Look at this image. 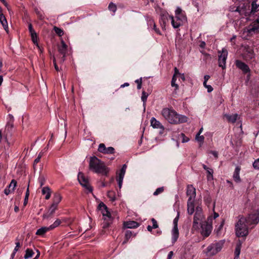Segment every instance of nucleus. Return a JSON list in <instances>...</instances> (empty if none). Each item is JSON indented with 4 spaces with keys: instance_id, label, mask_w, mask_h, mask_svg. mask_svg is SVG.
Segmentation results:
<instances>
[{
    "instance_id": "nucleus-1",
    "label": "nucleus",
    "mask_w": 259,
    "mask_h": 259,
    "mask_svg": "<svg viewBox=\"0 0 259 259\" xmlns=\"http://www.w3.org/2000/svg\"><path fill=\"white\" fill-rule=\"evenodd\" d=\"M235 225V232L237 237H245L248 234V226L257 224L259 222V210L249 214L247 218L239 216Z\"/></svg>"
},
{
    "instance_id": "nucleus-2",
    "label": "nucleus",
    "mask_w": 259,
    "mask_h": 259,
    "mask_svg": "<svg viewBox=\"0 0 259 259\" xmlns=\"http://www.w3.org/2000/svg\"><path fill=\"white\" fill-rule=\"evenodd\" d=\"M161 115L165 120L171 124H180L186 122L188 120L187 116L179 114L172 108H163L161 110Z\"/></svg>"
},
{
    "instance_id": "nucleus-3",
    "label": "nucleus",
    "mask_w": 259,
    "mask_h": 259,
    "mask_svg": "<svg viewBox=\"0 0 259 259\" xmlns=\"http://www.w3.org/2000/svg\"><path fill=\"white\" fill-rule=\"evenodd\" d=\"M89 169L94 172L104 176H107L109 171V168L105 165L104 162L96 156L90 157Z\"/></svg>"
},
{
    "instance_id": "nucleus-4",
    "label": "nucleus",
    "mask_w": 259,
    "mask_h": 259,
    "mask_svg": "<svg viewBox=\"0 0 259 259\" xmlns=\"http://www.w3.org/2000/svg\"><path fill=\"white\" fill-rule=\"evenodd\" d=\"M186 195L189 197L187 201V212L192 215L195 210L194 202L196 198V189L192 185H188L187 187Z\"/></svg>"
},
{
    "instance_id": "nucleus-5",
    "label": "nucleus",
    "mask_w": 259,
    "mask_h": 259,
    "mask_svg": "<svg viewBox=\"0 0 259 259\" xmlns=\"http://www.w3.org/2000/svg\"><path fill=\"white\" fill-rule=\"evenodd\" d=\"M204 218L205 217L203 213L202 208L201 207L197 206L196 208L195 213L193 219V227L198 228L199 224H201L203 223V221Z\"/></svg>"
},
{
    "instance_id": "nucleus-6",
    "label": "nucleus",
    "mask_w": 259,
    "mask_h": 259,
    "mask_svg": "<svg viewBox=\"0 0 259 259\" xmlns=\"http://www.w3.org/2000/svg\"><path fill=\"white\" fill-rule=\"evenodd\" d=\"M212 217H209L207 219V222H204L201 225V235L204 237H208L211 233L212 227L211 224L212 221Z\"/></svg>"
},
{
    "instance_id": "nucleus-7",
    "label": "nucleus",
    "mask_w": 259,
    "mask_h": 259,
    "mask_svg": "<svg viewBox=\"0 0 259 259\" xmlns=\"http://www.w3.org/2000/svg\"><path fill=\"white\" fill-rule=\"evenodd\" d=\"M244 33H246L248 36H251L259 33V20L253 23L244 29Z\"/></svg>"
},
{
    "instance_id": "nucleus-8",
    "label": "nucleus",
    "mask_w": 259,
    "mask_h": 259,
    "mask_svg": "<svg viewBox=\"0 0 259 259\" xmlns=\"http://www.w3.org/2000/svg\"><path fill=\"white\" fill-rule=\"evenodd\" d=\"M219 66L223 69L226 68V60L228 56L227 50L223 48L221 51H219Z\"/></svg>"
},
{
    "instance_id": "nucleus-9",
    "label": "nucleus",
    "mask_w": 259,
    "mask_h": 259,
    "mask_svg": "<svg viewBox=\"0 0 259 259\" xmlns=\"http://www.w3.org/2000/svg\"><path fill=\"white\" fill-rule=\"evenodd\" d=\"M98 209L101 211L105 221H109L111 220V213L109 211L107 206L103 203L100 202L98 206Z\"/></svg>"
},
{
    "instance_id": "nucleus-10",
    "label": "nucleus",
    "mask_w": 259,
    "mask_h": 259,
    "mask_svg": "<svg viewBox=\"0 0 259 259\" xmlns=\"http://www.w3.org/2000/svg\"><path fill=\"white\" fill-rule=\"evenodd\" d=\"M78 180L81 186L85 188L89 192H91L92 188L90 185L88 178H86L83 173L79 172L78 175Z\"/></svg>"
},
{
    "instance_id": "nucleus-11",
    "label": "nucleus",
    "mask_w": 259,
    "mask_h": 259,
    "mask_svg": "<svg viewBox=\"0 0 259 259\" xmlns=\"http://www.w3.org/2000/svg\"><path fill=\"white\" fill-rule=\"evenodd\" d=\"M223 245V243L222 242L212 244L207 247V251H210L212 248H214L215 250L211 253V255H213L221 250Z\"/></svg>"
},
{
    "instance_id": "nucleus-12",
    "label": "nucleus",
    "mask_w": 259,
    "mask_h": 259,
    "mask_svg": "<svg viewBox=\"0 0 259 259\" xmlns=\"http://www.w3.org/2000/svg\"><path fill=\"white\" fill-rule=\"evenodd\" d=\"M67 46L63 40L61 41V45L58 47V51L62 55L61 61L64 62L67 51Z\"/></svg>"
},
{
    "instance_id": "nucleus-13",
    "label": "nucleus",
    "mask_w": 259,
    "mask_h": 259,
    "mask_svg": "<svg viewBox=\"0 0 259 259\" xmlns=\"http://www.w3.org/2000/svg\"><path fill=\"white\" fill-rule=\"evenodd\" d=\"M165 17L166 19H167V17H169L171 19V24L175 28H178L183 23V22H181L180 20H176L175 17L174 18L172 16L168 15L167 13L162 14V18Z\"/></svg>"
},
{
    "instance_id": "nucleus-14",
    "label": "nucleus",
    "mask_w": 259,
    "mask_h": 259,
    "mask_svg": "<svg viewBox=\"0 0 259 259\" xmlns=\"http://www.w3.org/2000/svg\"><path fill=\"white\" fill-rule=\"evenodd\" d=\"M235 65L237 68L241 69L244 73H247L250 71L248 66L240 60H236Z\"/></svg>"
},
{
    "instance_id": "nucleus-15",
    "label": "nucleus",
    "mask_w": 259,
    "mask_h": 259,
    "mask_svg": "<svg viewBox=\"0 0 259 259\" xmlns=\"http://www.w3.org/2000/svg\"><path fill=\"white\" fill-rule=\"evenodd\" d=\"M57 207L58 206L55 204H52L47 211L43 214V219H47L53 215L56 210L57 209Z\"/></svg>"
},
{
    "instance_id": "nucleus-16",
    "label": "nucleus",
    "mask_w": 259,
    "mask_h": 259,
    "mask_svg": "<svg viewBox=\"0 0 259 259\" xmlns=\"http://www.w3.org/2000/svg\"><path fill=\"white\" fill-rule=\"evenodd\" d=\"M243 57L247 61L250 60L254 57L253 51L250 48H247L243 54Z\"/></svg>"
},
{
    "instance_id": "nucleus-17",
    "label": "nucleus",
    "mask_w": 259,
    "mask_h": 259,
    "mask_svg": "<svg viewBox=\"0 0 259 259\" xmlns=\"http://www.w3.org/2000/svg\"><path fill=\"white\" fill-rule=\"evenodd\" d=\"M151 125L155 128H160L161 130L164 129V126L161 124V123L158 120H157L155 118L152 117L150 120Z\"/></svg>"
},
{
    "instance_id": "nucleus-18",
    "label": "nucleus",
    "mask_w": 259,
    "mask_h": 259,
    "mask_svg": "<svg viewBox=\"0 0 259 259\" xmlns=\"http://www.w3.org/2000/svg\"><path fill=\"white\" fill-rule=\"evenodd\" d=\"M240 171V167L238 166H236L234 172L233 173V178L234 180L237 182L239 183L241 182V179L240 178L239 173Z\"/></svg>"
},
{
    "instance_id": "nucleus-19",
    "label": "nucleus",
    "mask_w": 259,
    "mask_h": 259,
    "mask_svg": "<svg viewBox=\"0 0 259 259\" xmlns=\"http://www.w3.org/2000/svg\"><path fill=\"white\" fill-rule=\"evenodd\" d=\"M203 168L206 171L207 173V179L209 180H213V170L212 169L208 167L206 165L203 164H202Z\"/></svg>"
},
{
    "instance_id": "nucleus-20",
    "label": "nucleus",
    "mask_w": 259,
    "mask_h": 259,
    "mask_svg": "<svg viewBox=\"0 0 259 259\" xmlns=\"http://www.w3.org/2000/svg\"><path fill=\"white\" fill-rule=\"evenodd\" d=\"M224 116L229 122L235 123L238 117V115L236 113L234 114H226L224 115Z\"/></svg>"
},
{
    "instance_id": "nucleus-21",
    "label": "nucleus",
    "mask_w": 259,
    "mask_h": 259,
    "mask_svg": "<svg viewBox=\"0 0 259 259\" xmlns=\"http://www.w3.org/2000/svg\"><path fill=\"white\" fill-rule=\"evenodd\" d=\"M139 226V223L135 221H128L124 223V227L126 228H136Z\"/></svg>"
},
{
    "instance_id": "nucleus-22",
    "label": "nucleus",
    "mask_w": 259,
    "mask_h": 259,
    "mask_svg": "<svg viewBox=\"0 0 259 259\" xmlns=\"http://www.w3.org/2000/svg\"><path fill=\"white\" fill-rule=\"evenodd\" d=\"M61 200L62 197L60 194L58 193H56L54 195L52 204H55L56 205L58 206L59 203L61 202Z\"/></svg>"
},
{
    "instance_id": "nucleus-23",
    "label": "nucleus",
    "mask_w": 259,
    "mask_h": 259,
    "mask_svg": "<svg viewBox=\"0 0 259 259\" xmlns=\"http://www.w3.org/2000/svg\"><path fill=\"white\" fill-rule=\"evenodd\" d=\"M42 194L45 195V199L48 200L50 199L51 195V191L49 187H45L42 189Z\"/></svg>"
},
{
    "instance_id": "nucleus-24",
    "label": "nucleus",
    "mask_w": 259,
    "mask_h": 259,
    "mask_svg": "<svg viewBox=\"0 0 259 259\" xmlns=\"http://www.w3.org/2000/svg\"><path fill=\"white\" fill-rule=\"evenodd\" d=\"M30 34H31L32 41L36 46L37 48L40 51V53H42V50H41L40 46L38 45V44L37 43V37L36 33L35 32H34L30 33Z\"/></svg>"
},
{
    "instance_id": "nucleus-25",
    "label": "nucleus",
    "mask_w": 259,
    "mask_h": 259,
    "mask_svg": "<svg viewBox=\"0 0 259 259\" xmlns=\"http://www.w3.org/2000/svg\"><path fill=\"white\" fill-rule=\"evenodd\" d=\"M172 243H175L178 239L179 236V233L178 228H173L172 231Z\"/></svg>"
},
{
    "instance_id": "nucleus-26",
    "label": "nucleus",
    "mask_w": 259,
    "mask_h": 259,
    "mask_svg": "<svg viewBox=\"0 0 259 259\" xmlns=\"http://www.w3.org/2000/svg\"><path fill=\"white\" fill-rule=\"evenodd\" d=\"M0 22L2 24L4 29L6 31V32H8V25L7 21L4 15L1 16L0 17Z\"/></svg>"
},
{
    "instance_id": "nucleus-27",
    "label": "nucleus",
    "mask_w": 259,
    "mask_h": 259,
    "mask_svg": "<svg viewBox=\"0 0 259 259\" xmlns=\"http://www.w3.org/2000/svg\"><path fill=\"white\" fill-rule=\"evenodd\" d=\"M50 230L49 227H43L41 228L38 229L36 232V235H39V236H42L44 235L47 232L49 231Z\"/></svg>"
},
{
    "instance_id": "nucleus-28",
    "label": "nucleus",
    "mask_w": 259,
    "mask_h": 259,
    "mask_svg": "<svg viewBox=\"0 0 259 259\" xmlns=\"http://www.w3.org/2000/svg\"><path fill=\"white\" fill-rule=\"evenodd\" d=\"M259 12V4L256 3V1H254L251 4V13H254Z\"/></svg>"
},
{
    "instance_id": "nucleus-29",
    "label": "nucleus",
    "mask_w": 259,
    "mask_h": 259,
    "mask_svg": "<svg viewBox=\"0 0 259 259\" xmlns=\"http://www.w3.org/2000/svg\"><path fill=\"white\" fill-rule=\"evenodd\" d=\"M241 247V243L240 242L238 243L236 247L235 250V257L234 259H238L240 253V250Z\"/></svg>"
},
{
    "instance_id": "nucleus-30",
    "label": "nucleus",
    "mask_w": 259,
    "mask_h": 259,
    "mask_svg": "<svg viewBox=\"0 0 259 259\" xmlns=\"http://www.w3.org/2000/svg\"><path fill=\"white\" fill-rule=\"evenodd\" d=\"M34 254V252L33 250L31 249H27L25 251V254L24 255V258L25 259H28L29 258H30L32 256V255Z\"/></svg>"
},
{
    "instance_id": "nucleus-31",
    "label": "nucleus",
    "mask_w": 259,
    "mask_h": 259,
    "mask_svg": "<svg viewBox=\"0 0 259 259\" xmlns=\"http://www.w3.org/2000/svg\"><path fill=\"white\" fill-rule=\"evenodd\" d=\"M149 23L150 25H153V29L157 34L159 35L161 34L159 29L156 27V24L153 20H149Z\"/></svg>"
},
{
    "instance_id": "nucleus-32",
    "label": "nucleus",
    "mask_w": 259,
    "mask_h": 259,
    "mask_svg": "<svg viewBox=\"0 0 259 259\" xmlns=\"http://www.w3.org/2000/svg\"><path fill=\"white\" fill-rule=\"evenodd\" d=\"M107 196L112 201H114L116 199L115 194L113 191H110L108 192Z\"/></svg>"
},
{
    "instance_id": "nucleus-33",
    "label": "nucleus",
    "mask_w": 259,
    "mask_h": 259,
    "mask_svg": "<svg viewBox=\"0 0 259 259\" xmlns=\"http://www.w3.org/2000/svg\"><path fill=\"white\" fill-rule=\"evenodd\" d=\"M108 9L109 11H112L114 13H115L117 10L116 5L115 4H114L113 3L111 2L109 4Z\"/></svg>"
},
{
    "instance_id": "nucleus-34",
    "label": "nucleus",
    "mask_w": 259,
    "mask_h": 259,
    "mask_svg": "<svg viewBox=\"0 0 259 259\" xmlns=\"http://www.w3.org/2000/svg\"><path fill=\"white\" fill-rule=\"evenodd\" d=\"M43 154H44V152L42 151H41L39 153L37 158L34 160V163H33V167H34V169L35 168V166H36V164L40 161V160L41 157L42 156Z\"/></svg>"
},
{
    "instance_id": "nucleus-35",
    "label": "nucleus",
    "mask_w": 259,
    "mask_h": 259,
    "mask_svg": "<svg viewBox=\"0 0 259 259\" xmlns=\"http://www.w3.org/2000/svg\"><path fill=\"white\" fill-rule=\"evenodd\" d=\"M175 18L176 20H180L182 22L186 21L187 19L185 15H176Z\"/></svg>"
},
{
    "instance_id": "nucleus-36",
    "label": "nucleus",
    "mask_w": 259,
    "mask_h": 259,
    "mask_svg": "<svg viewBox=\"0 0 259 259\" xmlns=\"http://www.w3.org/2000/svg\"><path fill=\"white\" fill-rule=\"evenodd\" d=\"M132 235V233L130 231H126L125 234V240L123 242V243H126L128 239L131 237Z\"/></svg>"
},
{
    "instance_id": "nucleus-37",
    "label": "nucleus",
    "mask_w": 259,
    "mask_h": 259,
    "mask_svg": "<svg viewBox=\"0 0 259 259\" xmlns=\"http://www.w3.org/2000/svg\"><path fill=\"white\" fill-rule=\"evenodd\" d=\"M149 94L145 92V91H143L142 92V97H141V100L143 102V104L145 105L146 103V102L147 101V97L148 96Z\"/></svg>"
},
{
    "instance_id": "nucleus-38",
    "label": "nucleus",
    "mask_w": 259,
    "mask_h": 259,
    "mask_svg": "<svg viewBox=\"0 0 259 259\" xmlns=\"http://www.w3.org/2000/svg\"><path fill=\"white\" fill-rule=\"evenodd\" d=\"M54 29L56 32V33L59 36H61L63 35V34H64L63 31L61 28H58L56 26H55L54 27Z\"/></svg>"
},
{
    "instance_id": "nucleus-39",
    "label": "nucleus",
    "mask_w": 259,
    "mask_h": 259,
    "mask_svg": "<svg viewBox=\"0 0 259 259\" xmlns=\"http://www.w3.org/2000/svg\"><path fill=\"white\" fill-rule=\"evenodd\" d=\"M195 139L198 142L203 143L204 140V137L203 136H200L199 134H197L195 137Z\"/></svg>"
},
{
    "instance_id": "nucleus-40",
    "label": "nucleus",
    "mask_w": 259,
    "mask_h": 259,
    "mask_svg": "<svg viewBox=\"0 0 259 259\" xmlns=\"http://www.w3.org/2000/svg\"><path fill=\"white\" fill-rule=\"evenodd\" d=\"M29 195V185H28L27 190H26V192L25 194V197L24 201V203H23L24 206H26L28 203Z\"/></svg>"
},
{
    "instance_id": "nucleus-41",
    "label": "nucleus",
    "mask_w": 259,
    "mask_h": 259,
    "mask_svg": "<svg viewBox=\"0 0 259 259\" xmlns=\"http://www.w3.org/2000/svg\"><path fill=\"white\" fill-rule=\"evenodd\" d=\"M61 223V221L59 220H57L52 225L50 226L49 227L50 230H53L56 227H58Z\"/></svg>"
},
{
    "instance_id": "nucleus-42",
    "label": "nucleus",
    "mask_w": 259,
    "mask_h": 259,
    "mask_svg": "<svg viewBox=\"0 0 259 259\" xmlns=\"http://www.w3.org/2000/svg\"><path fill=\"white\" fill-rule=\"evenodd\" d=\"M114 149L112 147L106 148L104 154H113L114 153Z\"/></svg>"
},
{
    "instance_id": "nucleus-43",
    "label": "nucleus",
    "mask_w": 259,
    "mask_h": 259,
    "mask_svg": "<svg viewBox=\"0 0 259 259\" xmlns=\"http://www.w3.org/2000/svg\"><path fill=\"white\" fill-rule=\"evenodd\" d=\"M106 147H105V144H100L99 145V147H98V151L100 152H101V153L104 154L105 150H106Z\"/></svg>"
},
{
    "instance_id": "nucleus-44",
    "label": "nucleus",
    "mask_w": 259,
    "mask_h": 259,
    "mask_svg": "<svg viewBox=\"0 0 259 259\" xmlns=\"http://www.w3.org/2000/svg\"><path fill=\"white\" fill-rule=\"evenodd\" d=\"M17 186V182L15 180H12L11 182V183L9 185V188H12L13 191L14 190L15 187Z\"/></svg>"
},
{
    "instance_id": "nucleus-45",
    "label": "nucleus",
    "mask_w": 259,
    "mask_h": 259,
    "mask_svg": "<svg viewBox=\"0 0 259 259\" xmlns=\"http://www.w3.org/2000/svg\"><path fill=\"white\" fill-rule=\"evenodd\" d=\"M164 191V188L163 187H159L157 188L156 191L154 192L153 195L155 196H157L158 194L162 193Z\"/></svg>"
},
{
    "instance_id": "nucleus-46",
    "label": "nucleus",
    "mask_w": 259,
    "mask_h": 259,
    "mask_svg": "<svg viewBox=\"0 0 259 259\" xmlns=\"http://www.w3.org/2000/svg\"><path fill=\"white\" fill-rule=\"evenodd\" d=\"M135 82L137 83V89L140 90L142 88V78L136 80Z\"/></svg>"
},
{
    "instance_id": "nucleus-47",
    "label": "nucleus",
    "mask_w": 259,
    "mask_h": 259,
    "mask_svg": "<svg viewBox=\"0 0 259 259\" xmlns=\"http://www.w3.org/2000/svg\"><path fill=\"white\" fill-rule=\"evenodd\" d=\"M151 222L152 223V228H154V229H156L158 227V224H157V222L156 221V220L154 219V218H152L151 219Z\"/></svg>"
},
{
    "instance_id": "nucleus-48",
    "label": "nucleus",
    "mask_w": 259,
    "mask_h": 259,
    "mask_svg": "<svg viewBox=\"0 0 259 259\" xmlns=\"http://www.w3.org/2000/svg\"><path fill=\"white\" fill-rule=\"evenodd\" d=\"M38 182L40 184V187H42L45 183V179L43 176H40L38 178Z\"/></svg>"
},
{
    "instance_id": "nucleus-49",
    "label": "nucleus",
    "mask_w": 259,
    "mask_h": 259,
    "mask_svg": "<svg viewBox=\"0 0 259 259\" xmlns=\"http://www.w3.org/2000/svg\"><path fill=\"white\" fill-rule=\"evenodd\" d=\"M185 15V14L183 13L181 8L178 7L175 11V15Z\"/></svg>"
},
{
    "instance_id": "nucleus-50",
    "label": "nucleus",
    "mask_w": 259,
    "mask_h": 259,
    "mask_svg": "<svg viewBox=\"0 0 259 259\" xmlns=\"http://www.w3.org/2000/svg\"><path fill=\"white\" fill-rule=\"evenodd\" d=\"M179 220V214H178L177 217H176L174 221H173V224H174V227L173 228H178V222Z\"/></svg>"
},
{
    "instance_id": "nucleus-51",
    "label": "nucleus",
    "mask_w": 259,
    "mask_h": 259,
    "mask_svg": "<svg viewBox=\"0 0 259 259\" xmlns=\"http://www.w3.org/2000/svg\"><path fill=\"white\" fill-rule=\"evenodd\" d=\"M253 166L254 168L259 169V158L253 162Z\"/></svg>"
},
{
    "instance_id": "nucleus-52",
    "label": "nucleus",
    "mask_w": 259,
    "mask_h": 259,
    "mask_svg": "<svg viewBox=\"0 0 259 259\" xmlns=\"http://www.w3.org/2000/svg\"><path fill=\"white\" fill-rule=\"evenodd\" d=\"M20 247V244L19 242H17L16 243V246L14 249V252H16L18 250V249Z\"/></svg>"
},
{
    "instance_id": "nucleus-53",
    "label": "nucleus",
    "mask_w": 259,
    "mask_h": 259,
    "mask_svg": "<svg viewBox=\"0 0 259 259\" xmlns=\"http://www.w3.org/2000/svg\"><path fill=\"white\" fill-rule=\"evenodd\" d=\"M28 30L30 33L35 32V30L33 29L32 25L31 23H29L28 25Z\"/></svg>"
},
{
    "instance_id": "nucleus-54",
    "label": "nucleus",
    "mask_w": 259,
    "mask_h": 259,
    "mask_svg": "<svg viewBox=\"0 0 259 259\" xmlns=\"http://www.w3.org/2000/svg\"><path fill=\"white\" fill-rule=\"evenodd\" d=\"M215 202L213 204V218L216 219L219 217V214L214 211Z\"/></svg>"
},
{
    "instance_id": "nucleus-55",
    "label": "nucleus",
    "mask_w": 259,
    "mask_h": 259,
    "mask_svg": "<svg viewBox=\"0 0 259 259\" xmlns=\"http://www.w3.org/2000/svg\"><path fill=\"white\" fill-rule=\"evenodd\" d=\"M11 188L8 187V188H5L4 190V193L6 195H8L11 193Z\"/></svg>"
},
{
    "instance_id": "nucleus-56",
    "label": "nucleus",
    "mask_w": 259,
    "mask_h": 259,
    "mask_svg": "<svg viewBox=\"0 0 259 259\" xmlns=\"http://www.w3.org/2000/svg\"><path fill=\"white\" fill-rule=\"evenodd\" d=\"M205 88L207 89V92L208 93H210L213 91V88L210 85H207L206 86Z\"/></svg>"
},
{
    "instance_id": "nucleus-57",
    "label": "nucleus",
    "mask_w": 259,
    "mask_h": 259,
    "mask_svg": "<svg viewBox=\"0 0 259 259\" xmlns=\"http://www.w3.org/2000/svg\"><path fill=\"white\" fill-rule=\"evenodd\" d=\"M53 63H54V66H55V68L56 69V71H58L59 70V67L57 65V64H56V59L55 58H54V59H53Z\"/></svg>"
},
{
    "instance_id": "nucleus-58",
    "label": "nucleus",
    "mask_w": 259,
    "mask_h": 259,
    "mask_svg": "<svg viewBox=\"0 0 259 259\" xmlns=\"http://www.w3.org/2000/svg\"><path fill=\"white\" fill-rule=\"evenodd\" d=\"M117 181L118 182V186H119V188H121V187L122 186L123 179H117Z\"/></svg>"
},
{
    "instance_id": "nucleus-59",
    "label": "nucleus",
    "mask_w": 259,
    "mask_h": 259,
    "mask_svg": "<svg viewBox=\"0 0 259 259\" xmlns=\"http://www.w3.org/2000/svg\"><path fill=\"white\" fill-rule=\"evenodd\" d=\"M181 135L183 137V139L182 141L183 143L187 142L189 141V139L186 138L184 134H182Z\"/></svg>"
},
{
    "instance_id": "nucleus-60",
    "label": "nucleus",
    "mask_w": 259,
    "mask_h": 259,
    "mask_svg": "<svg viewBox=\"0 0 259 259\" xmlns=\"http://www.w3.org/2000/svg\"><path fill=\"white\" fill-rule=\"evenodd\" d=\"M171 85L172 87L175 88V91H177L179 89V85L178 84L176 83V82H174V83H171Z\"/></svg>"
},
{
    "instance_id": "nucleus-61",
    "label": "nucleus",
    "mask_w": 259,
    "mask_h": 259,
    "mask_svg": "<svg viewBox=\"0 0 259 259\" xmlns=\"http://www.w3.org/2000/svg\"><path fill=\"white\" fill-rule=\"evenodd\" d=\"M125 174L122 173L121 172H119L118 177L117 179H123V177L124 176Z\"/></svg>"
},
{
    "instance_id": "nucleus-62",
    "label": "nucleus",
    "mask_w": 259,
    "mask_h": 259,
    "mask_svg": "<svg viewBox=\"0 0 259 259\" xmlns=\"http://www.w3.org/2000/svg\"><path fill=\"white\" fill-rule=\"evenodd\" d=\"M174 255L173 251H171L168 253V256H167V259H171L172 256Z\"/></svg>"
},
{
    "instance_id": "nucleus-63",
    "label": "nucleus",
    "mask_w": 259,
    "mask_h": 259,
    "mask_svg": "<svg viewBox=\"0 0 259 259\" xmlns=\"http://www.w3.org/2000/svg\"><path fill=\"white\" fill-rule=\"evenodd\" d=\"M210 153L215 157V158H218V152H216V151H211L210 152Z\"/></svg>"
},
{
    "instance_id": "nucleus-64",
    "label": "nucleus",
    "mask_w": 259,
    "mask_h": 259,
    "mask_svg": "<svg viewBox=\"0 0 259 259\" xmlns=\"http://www.w3.org/2000/svg\"><path fill=\"white\" fill-rule=\"evenodd\" d=\"M210 78V76L208 75H205L204 76V81H207V80Z\"/></svg>"
}]
</instances>
